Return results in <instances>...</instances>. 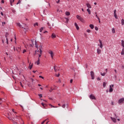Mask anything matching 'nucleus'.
Returning a JSON list of instances; mask_svg holds the SVG:
<instances>
[{"mask_svg":"<svg viewBox=\"0 0 124 124\" xmlns=\"http://www.w3.org/2000/svg\"><path fill=\"white\" fill-rule=\"evenodd\" d=\"M62 108H65V107H66V108H67V105H65L64 104L62 106Z\"/></svg>","mask_w":124,"mask_h":124,"instance_id":"obj_25","label":"nucleus"},{"mask_svg":"<svg viewBox=\"0 0 124 124\" xmlns=\"http://www.w3.org/2000/svg\"><path fill=\"white\" fill-rule=\"evenodd\" d=\"M112 33H115V29L114 28L112 29Z\"/></svg>","mask_w":124,"mask_h":124,"instance_id":"obj_34","label":"nucleus"},{"mask_svg":"<svg viewBox=\"0 0 124 124\" xmlns=\"http://www.w3.org/2000/svg\"><path fill=\"white\" fill-rule=\"evenodd\" d=\"M121 23H122V26H124V19H122Z\"/></svg>","mask_w":124,"mask_h":124,"instance_id":"obj_27","label":"nucleus"},{"mask_svg":"<svg viewBox=\"0 0 124 124\" xmlns=\"http://www.w3.org/2000/svg\"><path fill=\"white\" fill-rule=\"evenodd\" d=\"M19 3H21V0H19V1H18V2L16 3V4H19Z\"/></svg>","mask_w":124,"mask_h":124,"instance_id":"obj_43","label":"nucleus"},{"mask_svg":"<svg viewBox=\"0 0 124 124\" xmlns=\"http://www.w3.org/2000/svg\"><path fill=\"white\" fill-rule=\"evenodd\" d=\"M2 42L3 44H4V41H3V40H2Z\"/></svg>","mask_w":124,"mask_h":124,"instance_id":"obj_62","label":"nucleus"},{"mask_svg":"<svg viewBox=\"0 0 124 124\" xmlns=\"http://www.w3.org/2000/svg\"><path fill=\"white\" fill-rule=\"evenodd\" d=\"M65 20H66V21H65V23H68V18H65Z\"/></svg>","mask_w":124,"mask_h":124,"instance_id":"obj_37","label":"nucleus"},{"mask_svg":"<svg viewBox=\"0 0 124 124\" xmlns=\"http://www.w3.org/2000/svg\"><path fill=\"white\" fill-rule=\"evenodd\" d=\"M35 26H38V23H35L34 24V27H35Z\"/></svg>","mask_w":124,"mask_h":124,"instance_id":"obj_39","label":"nucleus"},{"mask_svg":"<svg viewBox=\"0 0 124 124\" xmlns=\"http://www.w3.org/2000/svg\"><path fill=\"white\" fill-rule=\"evenodd\" d=\"M35 46L36 48H37L38 47L37 43H36V41H35Z\"/></svg>","mask_w":124,"mask_h":124,"instance_id":"obj_28","label":"nucleus"},{"mask_svg":"<svg viewBox=\"0 0 124 124\" xmlns=\"http://www.w3.org/2000/svg\"><path fill=\"white\" fill-rule=\"evenodd\" d=\"M42 48V46H41L40 47V48H39V50H40V51H39V53H40V54H41V55H42V50L41 49Z\"/></svg>","mask_w":124,"mask_h":124,"instance_id":"obj_18","label":"nucleus"},{"mask_svg":"<svg viewBox=\"0 0 124 124\" xmlns=\"http://www.w3.org/2000/svg\"><path fill=\"white\" fill-rule=\"evenodd\" d=\"M124 102V98H122L120 99H119L118 101V104H123Z\"/></svg>","mask_w":124,"mask_h":124,"instance_id":"obj_3","label":"nucleus"},{"mask_svg":"<svg viewBox=\"0 0 124 124\" xmlns=\"http://www.w3.org/2000/svg\"><path fill=\"white\" fill-rule=\"evenodd\" d=\"M57 77H59L60 76V74H59L58 75H56Z\"/></svg>","mask_w":124,"mask_h":124,"instance_id":"obj_60","label":"nucleus"},{"mask_svg":"<svg viewBox=\"0 0 124 124\" xmlns=\"http://www.w3.org/2000/svg\"><path fill=\"white\" fill-rule=\"evenodd\" d=\"M75 26L77 30H79V26H78V24L77 23H75Z\"/></svg>","mask_w":124,"mask_h":124,"instance_id":"obj_14","label":"nucleus"},{"mask_svg":"<svg viewBox=\"0 0 124 124\" xmlns=\"http://www.w3.org/2000/svg\"><path fill=\"white\" fill-rule=\"evenodd\" d=\"M13 2V1H12V0H10V4H11V6H12V3Z\"/></svg>","mask_w":124,"mask_h":124,"instance_id":"obj_42","label":"nucleus"},{"mask_svg":"<svg viewBox=\"0 0 124 124\" xmlns=\"http://www.w3.org/2000/svg\"><path fill=\"white\" fill-rule=\"evenodd\" d=\"M106 74V73H101V76H105Z\"/></svg>","mask_w":124,"mask_h":124,"instance_id":"obj_32","label":"nucleus"},{"mask_svg":"<svg viewBox=\"0 0 124 124\" xmlns=\"http://www.w3.org/2000/svg\"><path fill=\"white\" fill-rule=\"evenodd\" d=\"M95 16L98 19V20H99V17H98V16H97V15H96Z\"/></svg>","mask_w":124,"mask_h":124,"instance_id":"obj_45","label":"nucleus"},{"mask_svg":"<svg viewBox=\"0 0 124 124\" xmlns=\"http://www.w3.org/2000/svg\"><path fill=\"white\" fill-rule=\"evenodd\" d=\"M115 73H117V70H114Z\"/></svg>","mask_w":124,"mask_h":124,"instance_id":"obj_64","label":"nucleus"},{"mask_svg":"<svg viewBox=\"0 0 124 124\" xmlns=\"http://www.w3.org/2000/svg\"><path fill=\"white\" fill-rule=\"evenodd\" d=\"M97 80H98V81L100 80V78H97Z\"/></svg>","mask_w":124,"mask_h":124,"instance_id":"obj_57","label":"nucleus"},{"mask_svg":"<svg viewBox=\"0 0 124 124\" xmlns=\"http://www.w3.org/2000/svg\"><path fill=\"white\" fill-rule=\"evenodd\" d=\"M113 88H114L113 84H112L111 85L109 86V93H112V92H113Z\"/></svg>","mask_w":124,"mask_h":124,"instance_id":"obj_4","label":"nucleus"},{"mask_svg":"<svg viewBox=\"0 0 124 124\" xmlns=\"http://www.w3.org/2000/svg\"><path fill=\"white\" fill-rule=\"evenodd\" d=\"M12 111H13V112H14V113H15V114H14V115H14V116H15V118L16 117V119H20V116H19L17 115V114H17V112H14V109H12Z\"/></svg>","mask_w":124,"mask_h":124,"instance_id":"obj_6","label":"nucleus"},{"mask_svg":"<svg viewBox=\"0 0 124 124\" xmlns=\"http://www.w3.org/2000/svg\"><path fill=\"white\" fill-rule=\"evenodd\" d=\"M97 54H98L99 55L100 54H101V50L100 49V48H98L97 49Z\"/></svg>","mask_w":124,"mask_h":124,"instance_id":"obj_10","label":"nucleus"},{"mask_svg":"<svg viewBox=\"0 0 124 124\" xmlns=\"http://www.w3.org/2000/svg\"><path fill=\"white\" fill-rule=\"evenodd\" d=\"M111 105H114V102L113 101L111 102Z\"/></svg>","mask_w":124,"mask_h":124,"instance_id":"obj_52","label":"nucleus"},{"mask_svg":"<svg viewBox=\"0 0 124 124\" xmlns=\"http://www.w3.org/2000/svg\"><path fill=\"white\" fill-rule=\"evenodd\" d=\"M87 32H88V33H90V32H91V30L88 29V30H87Z\"/></svg>","mask_w":124,"mask_h":124,"instance_id":"obj_40","label":"nucleus"},{"mask_svg":"<svg viewBox=\"0 0 124 124\" xmlns=\"http://www.w3.org/2000/svg\"><path fill=\"white\" fill-rule=\"evenodd\" d=\"M0 14L2 16H3V13H2V12H1Z\"/></svg>","mask_w":124,"mask_h":124,"instance_id":"obj_50","label":"nucleus"},{"mask_svg":"<svg viewBox=\"0 0 124 124\" xmlns=\"http://www.w3.org/2000/svg\"><path fill=\"white\" fill-rule=\"evenodd\" d=\"M26 52H27V51L26 50V49H24L23 51V53L24 54V53H26Z\"/></svg>","mask_w":124,"mask_h":124,"instance_id":"obj_46","label":"nucleus"},{"mask_svg":"<svg viewBox=\"0 0 124 124\" xmlns=\"http://www.w3.org/2000/svg\"><path fill=\"white\" fill-rule=\"evenodd\" d=\"M90 28H91V29H92V30H93L94 28V26H93V24H90L89 25Z\"/></svg>","mask_w":124,"mask_h":124,"instance_id":"obj_16","label":"nucleus"},{"mask_svg":"<svg viewBox=\"0 0 124 124\" xmlns=\"http://www.w3.org/2000/svg\"><path fill=\"white\" fill-rule=\"evenodd\" d=\"M72 82H73V79H71L70 80V83H72Z\"/></svg>","mask_w":124,"mask_h":124,"instance_id":"obj_55","label":"nucleus"},{"mask_svg":"<svg viewBox=\"0 0 124 124\" xmlns=\"http://www.w3.org/2000/svg\"><path fill=\"white\" fill-rule=\"evenodd\" d=\"M44 29V28L42 27V28L40 29V32H42V31H43Z\"/></svg>","mask_w":124,"mask_h":124,"instance_id":"obj_31","label":"nucleus"},{"mask_svg":"<svg viewBox=\"0 0 124 124\" xmlns=\"http://www.w3.org/2000/svg\"><path fill=\"white\" fill-rule=\"evenodd\" d=\"M49 106H50V107H53V108H57V107L53 106L51 104H49Z\"/></svg>","mask_w":124,"mask_h":124,"instance_id":"obj_36","label":"nucleus"},{"mask_svg":"<svg viewBox=\"0 0 124 124\" xmlns=\"http://www.w3.org/2000/svg\"><path fill=\"white\" fill-rule=\"evenodd\" d=\"M57 3H60V0H57V1H56Z\"/></svg>","mask_w":124,"mask_h":124,"instance_id":"obj_49","label":"nucleus"},{"mask_svg":"<svg viewBox=\"0 0 124 124\" xmlns=\"http://www.w3.org/2000/svg\"><path fill=\"white\" fill-rule=\"evenodd\" d=\"M47 24L48 26V27L51 29V25H50V23L49 22H47Z\"/></svg>","mask_w":124,"mask_h":124,"instance_id":"obj_35","label":"nucleus"},{"mask_svg":"<svg viewBox=\"0 0 124 124\" xmlns=\"http://www.w3.org/2000/svg\"><path fill=\"white\" fill-rule=\"evenodd\" d=\"M99 42L100 43V45H98V46H99L100 48H101V49H102V48L103 47V45L102 44V42L101 41V40H99Z\"/></svg>","mask_w":124,"mask_h":124,"instance_id":"obj_5","label":"nucleus"},{"mask_svg":"<svg viewBox=\"0 0 124 124\" xmlns=\"http://www.w3.org/2000/svg\"><path fill=\"white\" fill-rule=\"evenodd\" d=\"M91 76L92 80H93V79H94V73L93 72V71L91 72Z\"/></svg>","mask_w":124,"mask_h":124,"instance_id":"obj_8","label":"nucleus"},{"mask_svg":"<svg viewBox=\"0 0 124 124\" xmlns=\"http://www.w3.org/2000/svg\"><path fill=\"white\" fill-rule=\"evenodd\" d=\"M1 3H4V1L3 0H1Z\"/></svg>","mask_w":124,"mask_h":124,"instance_id":"obj_53","label":"nucleus"},{"mask_svg":"<svg viewBox=\"0 0 124 124\" xmlns=\"http://www.w3.org/2000/svg\"><path fill=\"white\" fill-rule=\"evenodd\" d=\"M76 17H77V18L79 21H80V22H82V23H84V22H85L84 18H83L82 17H81V16H80L79 15H77Z\"/></svg>","mask_w":124,"mask_h":124,"instance_id":"obj_2","label":"nucleus"},{"mask_svg":"<svg viewBox=\"0 0 124 124\" xmlns=\"http://www.w3.org/2000/svg\"><path fill=\"white\" fill-rule=\"evenodd\" d=\"M86 5L88 8H92V6L89 3H87Z\"/></svg>","mask_w":124,"mask_h":124,"instance_id":"obj_19","label":"nucleus"},{"mask_svg":"<svg viewBox=\"0 0 124 124\" xmlns=\"http://www.w3.org/2000/svg\"><path fill=\"white\" fill-rule=\"evenodd\" d=\"M90 99H94V100L96 99L95 97L94 96V95H93V94H91V95H90Z\"/></svg>","mask_w":124,"mask_h":124,"instance_id":"obj_9","label":"nucleus"},{"mask_svg":"<svg viewBox=\"0 0 124 124\" xmlns=\"http://www.w3.org/2000/svg\"><path fill=\"white\" fill-rule=\"evenodd\" d=\"M51 37H52V38H56V34H55V33H53L51 35Z\"/></svg>","mask_w":124,"mask_h":124,"instance_id":"obj_17","label":"nucleus"},{"mask_svg":"<svg viewBox=\"0 0 124 124\" xmlns=\"http://www.w3.org/2000/svg\"><path fill=\"white\" fill-rule=\"evenodd\" d=\"M54 69L55 72H57L58 71V69L57 68V66H54Z\"/></svg>","mask_w":124,"mask_h":124,"instance_id":"obj_22","label":"nucleus"},{"mask_svg":"<svg viewBox=\"0 0 124 124\" xmlns=\"http://www.w3.org/2000/svg\"><path fill=\"white\" fill-rule=\"evenodd\" d=\"M57 70H58V71L60 70V68H59V67H57Z\"/></svg>","mask_w":124,"mask_h":124,"instance_id":"obj_58","label":"nucleus"},{"mask_svg":"<svg viewBox=\"0 0 124 124\" xmlns=\"http://www.w3.org/2000/svg\"><path fill=\"white\" fill-rule=\"evenodd\" d=\"M87 12H88V14H89V15H90L91 14V10H90V9H87Z\"/></svg>","mask_w":124,"mask_h":124,"instance_id":"obj_26","label":"nucleus"},{"mask_svg":"<svg viewBox=\"0 0 124 124\" xmlns=\"http://www.w3.org/2000/svg\"><path fill=\"white\" fill-rule=\"evenodd\" d=\"M58 83H61L62 82V81H61V79H59V80H58Z\"/></svg>","mask_w":124,"mask_h":124,"instance_id":"obj_48","label":"nucleus"},{"mask_svg":"<svg viewBox=\"0 0 124 124\" xmlns=\"http://www.w3.org/2000/svg\"><path fill=\"white\" fill-rule=\"evenodd\" d=\"M39 78H42V79H44V78L41 76H39Z\"/></svg>","mask_w":124,"mask_h":124,"instance_id":"obj_44","label":"nucleus"},{"mask_svg":"<svg viewBox=\"0 0 124 124\" xmlns=\"http://www.w3.org/2000/svg\"><path fill=\"white\" fill-rule=\"evenodd\" d=\"M54 89H52V88H51V90H49V92L51 93L52 92V91H53Z\"/></svg>","mask_w":124,"mask_h":124,"instance_id":"obj_51","label":"nucleus"},{"mask_svg":"<svg viewBox=\"0 0 124 124\" xmlns=\"http://www.w3.org/2000/svg\"><path fill=\"white\" fill-rule=\"evenodd\" d=\"M41 57V54H39V57H38V58H39H39H40Z\"/></svg>","mask_w":124,"mask_h":124,"instance_id":"obj_56","label":"nucleus"},{"mask_svg":"<svg viewBox=\"0 0 124 124\" xmlns=\"http://www.w3.org/2000/svg\"><path fill=\"white\" fill-rule=\"evenodd\" d=\"M47 120H48V119H46L45 121H44L43 122H42V124H44V123H45V122H46V121H47Z\"/></svg>","mask_w":124,"mask_h":124,"instance_id":"obj_38","label":"nucleus"},{"mask_svg":"<svg viewBox=\"0 0 124 124\" xmlns=\"http://www.w3.org/2000/svg\"><path fill=\"white\" fill-rule=\"evenodd\" d=\"M121 44H122V47H123V48H124V40L121 41Z\"/></svg>","mask_w":124,"mask_h":124,"instance_id":"obj_20","label":"nucleus"},{"mask_svg":"<svg viewBox=\"0 0 124 124\" xmlns=\"http://www.w3.org/2000/svg\"><path fill=\"white\" fill-rule=\"evenodd\" d=\"M95 31H98V28H97V27H95Z\"/></svg>","mask_w":124,"mask_h":124,"instance_id":"obj_41","label":"nucleus"},{"mask_svg":"<svg viewBox=\"0 0 124 124\" xmlns=\"http://www.w3.org/2000/svg\"><path fill=\"white\" fill-rule=\"evenodd\" d=\"M2 26H3V25H5V22H2Z\"/></svg>","mask_w":124,"mask_h":124,"instance_id":"obj_54","label":"nucleus"},{"mask_svg":"<svg viewBox=\"0 0 124 124\" xmlns=\"http://www.w3.org/2000/svg\"><path fill=\"white\" fill-rule=\"evenodd\" d=\"M103 86L104 88H105V87H106V82H104L103 83Z\"/></svg>","mask_w":124,"mask_h":124,"instance_id":"obj_30","label":"nucleus"},{"mask_svg":"<svg viewBox=\"0 0 124 124\" xmlns=\"http://www.w3.org/2000/svg\"><path fill=\"white\" fill-rule=\"evenodd\" d=\"M38 86L39 87H41V84H38Z\"/></svg>","mask_w":124,"mask_h":124,"instance_id":"obj_61","label":"nucleus"},{"mask_svg":"<svg viewBox=\"0 0 124 124\" xmlns=\"http://www.w3.org/2000/svg\"><path fill=\"white\" fill-rule=\"evenodd\" d=\"M65 15H66V16H69V15H70V13H69V12H66Z\"/></svg>","mask_w":124,"mask_h":124,"instance_id":"obj_21","label":"nucleus"},{"mask_svg":"<svg viewBox=\"0 0 124 124\" xmlns=\"http://www.w3.org/2000/svg\"><path fill=\"white\" fill-rule=\"evenodd\" d=\"M15 115L12 114L11 113H8V119L10 120V121H12V122H14L15 119H16V117L15 116Z\"/></svg>","mask_w":124,"mask_h":124,"instance_id":"obj_1","label":"nucleus"},{"mask_svg":"<svg viewBox=\"0 0 124 124\" xmlns=\"http://www.w3.org/2000/svg\"><path fill=\"white\" fill-rule=\"evenodd\" d=\"M46 32H48V31H45L44 32V33H46Z\"/></svg>","mask_w":124,"mask_h":124,"instance_id":"obj_63","label":"nucleus"},{"mask_svg":"<svg viewBox=\"0 0 124 124\" xmlns=\"http://www.w3.org/2000/svg\"><path fill=\"white\" fill-rule=\"evenodd\" d=\"M116 10H114V17H115V19H118V16H117V15H116Z\"/></svg>","mask_w":124,"mask_h":124,"instance_id":"obj_12","label":"nucleus"},{"mask_svg":"<svg viewBox=\"0 0 124 124\" xmlns=\"http://www.w3.org/2000/svg\"><path fill=\"white\" fill-rule=\"evenodd\" d=\"M111 120L113 122V123H116L117 122V119L115 118L112 117H110Z\"/></svg>","mask_w":124,"mask_h":124,"instance_id":"obj_11","label":"nucleus"},{"mask_svg":"<svg viewBox=\"0 0 124 124\" xmlns=\"http://www.w3.org/2000/svg\"><path fill=\"white\" fill-rule=\"evenodd\" d=\"M16 51H17L18 52H20L21 51V48H20V47H17Z\"/></svg>","mask_w":124,"mask_h":124,"instance_id":"obj_23","label":"nucleus"},{"mask_svg":"<svg viewBox=\"0 0 124 124\" xmlns=\"http://www.w3.org/2000/svg\"><path fill=\"white\" fill-rule=\"evenodd\" d=\"M40 59H39V58H38V61L36 62V64H37V65H38L39 63H40Z\"/></svg>","mask_w":124,"mask_h":124,"instance_id":"obj_15","label":"nucleus"},{"mask_svg":"<svg viewBox=\"0 0 124 124\" xmlns=\"http://www.w3.org/2000/svg\"><path fill=\"white\" fill-rule=\"evenodd\" d=\"M17 26H18L20 28H22V29H24L25 30H26V28H24L23 27H22V25H21V24L19 23H17Z\"/></svg>","mask_w":124,"mask_h":124,"instance_id":"obj_13","label":"nucleus"},{"mask_svg":"<svg viewBox=\"0 0 124 124\" xmlns=\"http://www.w3.org/2000/svg\"><path fill=\"white\" fill-rule=\"evenodd\" d=\"M37 71H33V73H35V72H36Z\"/></svg>","mask_w":124,"mask_h":124,"instance_id":"obj_59","label":"nucleus"},{"mask_svg":"<svg viewBox=\"0 0 124 124\" xmlns=\"http://www.w3.org/2000/svg\"><path fill=\"white\" fill-rule=\"evenodd\" d=\"M29 68L30 69H31V68H32V64H31V65L30 64Z\"/></svg>","mask_w":124,"mask_h":124,"instance_id":"obj_33","label":"nucleus"},{"mask_svg":"<svg viewBox=\"0 0 124 124\" xmlns=\"http://www.w3.org/2000/svg\"><path fill=\"white\" fill-rule=\"evenodd\" d=\"M41 104H42V106L43 107V108L44 109H45V107H46V105L44 104V103H42Z\"/></svg>","mask_w":124,"mask_h":124,"instance_id":"obj_24","label":"nucleus"},{"mask_svg":"<svg viewBox=\"0 0 124 124\" xmlns=\"http://www.w3.org/2000/svg\"><path fill=\"white\" fill-rule=\"evenodd\" d=\"M48 53L50 54L51 58H52V59H53V58H54V52H53L52 51V50H49Z\"/></svg>","mask_w":124,"mask_h":124,"instance_id":"obj_7","label":"nucleus"},{"mask_svg":"<svg viewBox=\"0 0 124 124\" xmlns=\"http://www.w3.org/2000/svg\"><path fill=\"white\" fill-rule=\"evenodd\" d=\"M39 97H42V94H39Z\"/></svg>","mask_w":124,"mask_h":124,"instance_id":"obj_47","label":"nucleus"},{"mask_svg":"<svg viewBox=\"0 0 124 124\" xmlns=\"http://www.w3.org/2000/svg\"><path fill=\"white\" fill-rule=\"evenodd\" d=\"M0 101H1V102H3L5 101V100L4 99H1L0 98Z\"/></svg>","mask_w":124,"mask_h":124,"instance_id":"obj_29","label":"nucleus"}]
</instances>
